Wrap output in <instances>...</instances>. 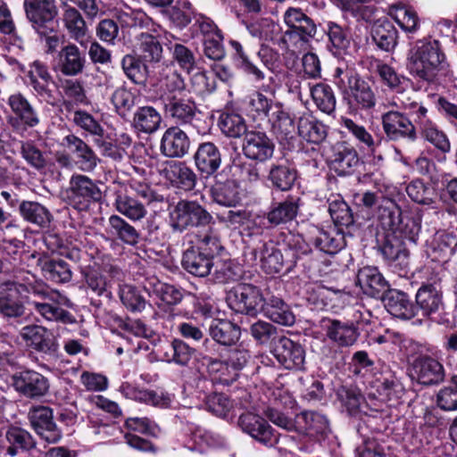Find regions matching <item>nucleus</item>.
<instances>
[{
    "label": "nucleus",
    "mask_w": 457,
    "mask_h": 457,
    "mask_svg": "<svg viewBox=\"0 0 457 457\" xmlns=\"http://www.w3.org/2000/svg\"><path fill=\"white\" fill-rule=\"evenodd\" d=\"M406 65L411 74L428 82L434 81L448 67L439 41L428 38L412 44L408 51Z\"/></svg>",
    "instance_id": "1"
},
{
    "label": "nucleus",
    "mask_w": 457,
    "mask_h": 457,
    "mask_svg": "<svg viewBox=\"0 0 457 457\" xmlns=\"http://www.w3.org/2000/svg\"><path fill=\"white\" fill-rule=\"evenodd\" d=\"M403 233L394 234L386 232L379 249L389 265L398 269L400 275L406 273L409 267V251L406 241L415 244L420 232V227L413 220H407Z\"/></svg>",
    "instance_id": "2"
},
{
    "label": "nucleus",
    "mask_w": 457,
    "mask_h": 457,
    "mask_svg": "<svg viewBox=\"0 0 457 457\" xmlns=\"http://www.w3.org/2000/svg\"><path fill=\"white\" fill-rule=\"evenodd\" d=\"M40 299L29 302L34 311L49 321L71 324L75 322L74 317L62 306H71V301L59 291L46 287L44 289H36Z\"/></svg>",
    "instance_id": "3"
},
{
    "label": "nucleus",
    "mask_w": 457,
    "mask_h": 457,
    "mask_svg": "<svg viewBox=\"0 0 457 457\" xmlns=\"http://www.w3.org/2000/svg\"><path fill=\"white\" fill-rule=\"evenodd\" d=\"M171 227L183 231L189 227L206 225L212 220V215L195 201H179L170 212Z\"/></svg>",
    "instance_id": "4"
},
{
    "label": "nucleus",
    "mask_w": 457,
    "mask_h": 457,
    "mask_svg": "<svg viewBox=\"0 0 457 457\" xmlns=\"http://www.w3.org/2000/svg\"><path fill=\"white\" fill-rule=\"evenodd\" d=\"M69 204L79 211L88 209L92 202L102 198V191L96 182L82 174H73L67 191Z\"/></svg>",
    "instance_id": "5"
},
{
    "label": "nucleus",
    "mask_w": 457,
    "mask_h": 457,
    "mask_svg": "<svg viewBox=\"0 0 457 457\" xmlns=\"http://www.w3.org/2000/svg\"><path fill=\"white\" fill-rule=\"evenodd\" d=\"M261 290L251 284H241L229 293L228 305L236 312L255 316L264 303Z\"/></svg>",
    "instance_id": "6"
},
{
    "label": "nucleus",
    "mask_w": 457,
    "mask_h": 457,
    "mask_svg": "<svg viewBox=\"0 0 457 457\" xmlns=\"http://www.w3.org/2000/svg\"><path fill=\"white\" fill-rule=\"evenodd\" d=\"M402 109L388 111L382 114L381 122L386 136L392 141L406 139L415 142L418 138L417 129Z\"/></svg>",
    "instance_id": "7"
},
{
    "label": "nucleus",
    "mask_w": 457,
    "mask_h": 457,
    "mask_svg": "<svg viewBox=\"0 0 457 457\" xmlns=\"http://www.w3.org/2000/svg\"><path fill=\"white\" fill-rule=\"evenodd\" d=\"M7 105L13 115L7 120L15 130L34 128L39 124L40 119L29 100L21 93H14L7 99Z\"/></svg>",
    "instance_id": "8"
},
{
    "label": "nucleus",
    "mask_w": 457,
    "mask_h": 457,
    "mask_svg": "<svg viewBox=\"0 0 457 457\" xmlns=\"http://www.w3.org/2000/svg\"><path fill=\"white\" fill-rule=\"evenodd\" d=\"M388 104L396 109L406 111L407 115L412 117L411 121L417 130L420 131L434 122L428 114V108L422 103L418 102L411 92H397Z\"/></svg>",
    "instance_id": "9"
},
{
    "label": "nucleus",
    "mask_w": 457,
    "mask_h": 457,
    "mask_svg": "<svg viewBox=\"0 0 457 457\" xmlns=\"http://www.w3.org/2000/svg\"><path fill=\"white\" fill-rule=\"evenodd\" d=\"M26 15L39 35H46L45 28L52 25L57 14L54 0H24Z\"/></svg>",
    "instance_id": "10"
},
{
    "label": "nucleus",
    "mask_w": 457,
    "mask_h": 457,
    "mask_svg": "<svg viewBox=\"0 0 457 457\" xmlns=\"http://www.w3.org/2000/svg\"><path fill=\"white\" fill-rule=\"evenodd\" d=\"M26 345L46 354H53L58 349V343L53 332L40 325H27L20 332Z\"/></svg>",
    "instance_id": "11"
},
{
    "label": "nucleus",
    "mask_w": 457,
    "mask_h": 457,
    "mask_svg": "<svg viewBox=\"0 0 457 457\" xmlns=\"http://www.w3.org/2000/svg\"><path fill=\"white\" fill-rule=\"evenodd\" d=\"M276 360L287 370H301L305 360V352L301 344L288 337H279L271 351Z\"/></svg>",
    "instance_id": "12"
},
{
    "label": "nucleus",
    "mask_w": 457,
    "mask_h": 457,
    "mask_svg": "<svg viewBox=\"0 0 457 457\" xmlns=\"http://www.w3.org/2000/svg\"><path fill=\"white\" fill-rule=\"evenodd\" d=\"M242 149L247 159L264 162L273 156L275 144L266 133L250 131L245 136Z\"/></svg>",
    "instance_id": "13"
},
{
    "label": "nucleus",
    "mask_w": 457,
    "mask_h": 457,
    "mask_svg": "<svg viewBox=\"0 0 457 457\" xmlns=\"http://www.w3.org/2000/svg\"><path fill=\"white\" fill-rule=\"evenodd\" d=\"M14 388L27 397L43 396L48 391V380L34 370H23L12 377Z\"/></svg>",
    "instance_id": "14"
},
{
    "label": "nucleus",
    "mask_w": 457,
    "mask_h": 457,
    "mask_svg": "<svg viewBox=\"0 0 457 457\" xmlns=\"http://www.w3.org/2000/svg\"><path fill=\"white\" fill-rule=\"evenodd\" d=\"M238 426L244 432L265 445H272L277 442L271 427L262 417L255 413L241 414L238 419Z\"/></svg>",
    "instance_id": "15"
},
{
    "label": "nucleus",
    "mask_w": 457,
    "mask_h": 457,
    "mask_svg": "<svg viewBox=\"0 0 457 457\" xmlns=\"http://www.w3.org/2000/svg\"><path fill=\"white\" fill-rule=\"evenodd\" d=\"M159 173L170 183L185 190L193 189L196 183V175L182 162H163L159 167Z\"/></svg>",
    "instance_id": "16"
},
{
    "label": "nucleus",
    "mask_w": 457,
    "mask_h": 457,
    "mask_svg": "<svg viewBox=\"0 0 457 457\" xmlns=\"http://www.w3.org/2000/svg\"><path fill=\"white\" fill-rule=\"evenodd\" d=\"M284 21L289 28L287 35H296L304 42L316 35L315 23L300 8L289 7L284 13Z\"/></svg>",
    "instance_id": "17"
},
{
    "label": "nucleus",
    "mask_w": 457,
    "mask_h": 457,
    "mask_svg": "<svg viewBox=\"0 0 457 457\" xmlns=\"http://www.w3.org/2000/svg\"><path fill=\"white\" fill-rule=\"evenodd\" d=\"M190 147L187 135L178 127L166 129L161 139L160 150L170 158H181L186 155Z\"/></svg>",
    "instance_id": "18"
},
{
    "label": "nucleus",
    "mask_w": 457,
    "mask_h": 457,
    "mask_svg": "<svg viewBox=\"0 0 457 457\" xmlns=\"http://www.w3.org/2000/svg\"><path fill=\"white\" fill-rule=\"evenodd\" d=\"M413 371L420 384L425 386L436 385L445 379V369L436 359L421 356L415 360Z\"/></svg>",
    "instance_id": "19"
},
{
    "label": "nucleus",
    "mask_w": 457,
    "mask_h": 457,
    "mask_svg": "<svg viewBox=\"0 0 457 457\" xmlns=\"http://www.w3.org/2000/svg\"><path fill=\"white\" fill-rule=\"evenodd\" d=\"M214 260L195 246H190L182 255L183 269L193 276L204 278L211 274Z\"/></svg>",
    "instance_id": "20"
},
{
    "label": "nucleus",
    "mask_w": 457,
    "mask_h": 457,
    "mask_svg": "<svg viewBox=\"0 0 457 457\" xmlns=\"http://www.w3.org/2000/svg\"><path fill=\"white\" fill-rule=\"evenodd\" d=\"M64 142L75 155V163L80 170L91 172L96 169L99 158L82 139L74 135H68L64 137Z\"/></svg>",
    "instance_id": "21"
},
{
    "label": "nucleus",
    "mask_w": 457,
    "mask_h": 457,
    "mask_svg": "<svg viewBox=\"0 0 457 457\" xmlns=\"http://www.w3.org/2000/svg\"><path fill=\"white\" fill-rule=\"evenodd\" d=\"M387 312L399 319L411 320L418 314V308L407 294L399 290H389L384 296Z\"/></svg>",
    "instance_id": "22"
},
{
    "label": "nucleus",
    "mask_w": 457,
    "mask_h": 457,
    "mask_svg": "<svg viewBox=\"0 0 457 457\" xmlns=\"http://www.w3.org/2000/svg\"><path fill=\"white\" fill-rule=\"evenodd\" d=\"M86 58L79 47L69 43L58 53L57 69L65 76H76L83 71Z\"/></svg>",
    "instance_id": "23"
},
{
    "label": "nucleus",
    "mask_w": 457,
    "mask_h": 457,
    "mask_svg": "<svg viewBox=\"0 0 457 457\" xmlns=\"http://www.w3.org/2000/svg\"><path fill=\"white\" fill-rule=\"evenodd\" d=\"M416 303L422 315L438 312L444 306L443 293L436 284H424L416 293Z\"/></svg>",
    "instance_id": "24"
},
{
    "label": "nucleus",
    "mask_w": 457,
    "mask_h": 457,
    "mask_svg": "<svg viewBox=\"0 0 457 457\" xmlns=\"http://www.w3.org/2000/svg\"><path fill=\"white\" fill-rule=\"evenodd\" d=\"M194 160L197 170L206 175L214 174L221 164V154L219 148L211 142L199 145Z\"/></svg>",
    "instance_id": "25"
},
{
    "label": "nucleus",
    "mask_w": 457,
    "mask_h": 457,
    "mask_svg": "<svg viewBox=\"0 0 457 457\" xmlns=\"http://www.w3.org/2000/svg\"><path fill=\"white\" fill-rule=\"evenodd\" d=\"M357 284L364 294L371 297H379L388 287L378 268L372 266H366L359 270Z\"/></svg>",
    "instance_id": "26"
},
{
    "label": "nucleus",
    "mask_w": 457,
    "mask_h": 457,
    "mask_svg": "<svg viewBox=\"0 0 457 457\" xmlns=\"http://www.w3.org/2000/svg\"><path fill=\"white\" fill-rule=\"evenodd\" d=\"M262 311L273 322L283 326H292L295 321V316L289 305L275 295H266Z\"/></svg>",
    "instance_id": "27"
},
{
    "label": "nucleus",
    "mask_w": 457,
    "mask_h": 457,
    "mask_svg": "<svg viewBox=\"0 0 457 457\" xmlns=\"http://www.w3.org/2000/svg\"><path fill=\"white\" fill-rule=\"evenodd\" d=\"M19 212L24 220L40 228H46L53 220L51 212L45 205L35 201H22Z\"/></svg>",
    "instance_id": "28"
},
{
    "label": "nucleus",
    "mask_w": 457,
    "mask_h": 457,
    "mask_svg": "<svg viewBox=\"0 0 457 457\" xmlns=\"http://www.w3.org/2000/svg\"><path fill=\"white\" fill-rule=\"evenodd\" d=\"M269 121L273 132L281 139L292 138L295 134V120L279 102H277L274 111L270 112Z\"/></svg>",
    "instance_id": "29"
},
{
    "label": "nucleus",
    "mask_w": 457,
    "mask_h": 457,
    "mask_svg": "<svg viewBox=\"0 0 457 457\" xmlns=\"http://www.w3.org/2000/svg\"><path fill=\"white\" fill-rule=\"evenodd\" d=\"M113 204L118 212L131 221H139L147 215L145 204L127 193L117 192Z\"/></svg>",
    "instance_id": "30"
},
{
    "label": "nucleus",
    "mask_w": 457,
    "mask_h": 457,
    "mask_svg": "<svg viewBox=\"0 0 457 457\" xmlns=\"http://www.w3.org/2000/svg\"><path fill=\"white\" fill-rule=\"evenodd\" d=\"M388 15L406 33H415L420 29V19L413 8L403 3L388 6Z\"/></svg>",
    "instance_id": "31"
},
{
    "label": "nucleus",
    "mask_w": 457,
    "mask_h": 457,
    "mask_svg": "<svg viewBox=\"0 0 457 457\" xmlns=\"http://www.w3.org/2000/svg\"><path fill=\"white\" fill-rule=\"evenodd\" d=\"M378 220L385 234L403 233L405 230L406 222L402 220L401 208L394 201L388 200L379 208Z\"/></svg>",
    "instance_id": "32"
},
{
    "label": "nucleus",
    "mask_w": 457,
    "mask_h": 457,
    "mask_svg": "<svg viewBox=\"0 0 457 457\" xmlns=\"http://www.w3.org/2000/svg\"><path fill=\"white\" fill-rule=\"evenodd\" d=\"M162 120V116L155 108L142 106L135 112L132 126L138 132L153 134L160 129Z\"/></svg>",
    "instance_id": "33"
},
{
    "label": "nucleus",
    "mask_w": 457,
    "mask_h": 457,
    "mask_svg": "<svg viewBox=\"0 0 457 457\" xmlns=\"http://www.w3.org/2000/svg\"><path fill=\"white\" fill-rule=\"evenodd\" d=\"M255 257L260 259L261 267L267 274H276L283 269L284 256L272 242L263 244L256 250Z\"/></svg>",
    "instance_id": "34"
},
{
    "label": "nucleus",
    "mask_w": 457,
    "mask_h": 457,
    "mask_svg": "<svg viewBox=\"0 0 457 457\" xmlns=\"http://www.w3.org/2000/svg\"><path fill=\"white\" fill-rule=\"evenodd\" d=\"M62 21L71 37L85 46L88 42L87 28L80 12L74 7L66 6Z\"/></svg>",
    "instance_id": "35"
},
{
    "label": "nucleus",
    "mask_w": 457,
    "mask_h": 457,
    "mask_svg": "<svg viewBox=\"0 0 457 457\" xmlns=\"http://www.w3.org/2000/svg\"><path fill=\"white\" fill-rule=\"evenodd\" d=\"M165 111L177 123L195 126L194 121H197L195 119L196 107L193 102L171 97L165 104Z\"/></svg>",
    "instance_id": "36"
},
{
    "label": "nucleus",
    "mask_w": 457,
    "mask_h": 457,
    "mask_svg": "<svg viewBox=\"0 0 457 457\" xmlns=\"http://www.w3.org/2000/svg\"><path fill=\"white\" fill-rule=\"evenodd\" d=\"M327 337L339 346L353 345L359 333L353 323L330 320L326 329Z\"/></svg>",
    "instance_id": "37"
},
{
    "label": "nucleus",
    "mask_w": 457,
    "mask_h": 457,
    "mask_svg": "<svg viewBox=\"0 0 457 457\" xmlns=\"http://www.w3.org/2000/svg\"><path fill=\"white\" fill-rule=\"evenodd\" d=\"M38 265L43 276L54 283H65L71 279V270L69 264L61 259L40 258Z\"/></svg>",
    "instance_id": "38"
},
{
    "label": "nucleus",
    "mask_w": 457,
    "mask_h": 457,
    "mask_svg": "<svg viewBox=\"0 0 457 457\" xmlns=\"http://www.w3.org/2000/svg\"><path fill=\"white\" fill-rule=\"evenodd\" d=\"M107 232L129 245H136L139 242V232L131 224L116 214L109 217Z\"/></svg>",
    "instance_id": "39"
},
{
    "label": "nucleus",
    "mask_w": 457,
    "mask_h": 457,
    "mask_svg": "<svg viewBox=\"0 0 457 457\" xmlns=\"http://www.w3.org/2000/svg\"><path fill=\"white\" fill-rule=\"evenodd\" d=\"M312 242L320 251L328 254L337 253L345 245L343 234L336 228L330 230L316 228Z\"/></svg>",
    "instance_id": "40"
},
{
    "label": "nucleus",
    "mask_w": 457,
    "mask_h": 457,
    "mask_svg": "<svg viewBox=\"0 0 457 457\" xmlns=\"http://www.w3.org/2000/svg\"><path fill=\"white\" fill-rule=\"evenodd\" d=\"M161 353L163 361L185 366L192 359L195 349L181 339H173L162 347Z\"/></svg>",
    "instance_id": "41"
},
{
    "label": "nucleus",
    "mask_w": 457,
    "mask_h": 457,
    "mask_svg": "<svg viewBox=\"0 0 457 457\" xmlns=\"http://www.w3.org/2000/svg\"><path fill=\"white\" fill-rule=\"evenodd\" d=\"M297 132L303 140L312 144H320L327 137L326 126L311 116L299 119Z\"/></svg>",
    "instance_id": "42"
},
{
    "label": "nucleus",
    "mask_w": 457,
    "mask_h": 457,
    "mask_svg": "<svg viewBox=\"0 0 457 457\" xmlns=\"http://www.w3.org/2000/svg\"><path fill=\"white\" fill-rule=\"evenodd\" d=\"M210 335L220 345H231L240 337V328L226 320H214L210 327Z\"/></svg>",
    "instance_id": "43"
},
{
    "label": "nucleus",
    "mask_w": 457,
    "mask_h": 457,
    "mask_svg": "<svg viewBox=\"0 0 457 457\" xmlns=\"http://www.w3.org/2000/svg\"><path fill=\"white\" fill-rule=\"evenodd\" d=\"M310 94L320 111L327 114H331L335 112L337 100L329 85L320 82L310 86Z\"/></svg>",
    "instance_id": "44"
},
{
    "label": "nucleus",
    "mask_w": 457,
    "mask_h": 457,
    "mask_svg": "<svg viewBox=\"0 0 457 457\" xmlns=\"http://www.w3.org/2000/svg\"><path fill=\"white\" fill-rule=\"evenodd\" d=\"M297 199L287 198L285 201L274 204L267 214L269 222L277 226L294 220L298 212Z\"/></svg>",
    "instance_id": "45"
},
{
    "label": "nucleus",
    "mask_w": 457,
    "mask_h": 457,
    "mask_svg": "<svg viewBox=\"0 0 457 457\" xmlns=\"http://www.w3.org/2000/svg\"><path fill=\"white\" fill-rule=\"evenodd\" d=\"M212 200L222 206L234 207L241 198L237 184L233 180L218 183L212 188Z\"/></svg>",
    "instance_id": "46"
},
{
    "label": "nucleus",
    "mask_w": 457,
    "mask_h": 457,
    "mask_svg": "<svg viewBox=\"0 0 457 457\" xmlns=\"http://www.w3.org/2000/svg\"><path fill=\"white\" fill-rule=\"evenodd\" d=\"M372 38L380 49L388 52L395 47L398 32L390 21H379L373 27Z\"/></svg>",
    "instance_id": "47"
},
{
    "label": "nucleus",
    "mask_w": 457,
    "mask_h": 457,
    "mask_svg": "<svg viewBox=\"0 0 457 457\" xmlns=\"http://www.w3.org/2000/svg\"><path fill=\"white\" fill-rule=\"evenodd\" d=\"M296 423L311 436L323 435L329 429L328 419L316 411H302L296 416Z\"/></svg>",
    "instance_id": "48"
},
{
    "label": "nucleus",
    "mask_w": 457,
    "mask_h": 457,
    "mask_svg": "<svg viewBox=\"0 0 457 457\" xmlns=\"http://www.w3.org/2000/svg\"><path fill=\"white\" fill-rule=\"evenodd\" d=\"M363 79L346 63H340L334 71V83L345 94H351Z\"/></svg>",
    "instance_id": "49"
},
{
    "label": "nucleus",
    "mask_w": 457,
    "mask_h": 457,
    "mask_svg": "<svg viewBox=\"0 0 457 457\" xmlns=\"http://www.w3.org/2000/svg\"><path fill=\"white\" fill-rule=\"evenodd\" d=\"M268 179L273 187L281 191H287L292 187L296 179V170L287 164H272Z\"/></svg>",
    "instance_id": "50"
},
{
    "label": "nucleus",
    "mask_w": 457,
    "mask_h": 457,
    "mask_svg": "<svg viewBox=\"0 0 457 457\" xmlns=\"http://www.w3.org/2000/svg\"><path fill=\"white\" fill-rule=\"evenodd\" d=\"M193 445L188 448L191 451L203 452L205 446L219 447L225 445V438L219 434L206 430L200 426H196L191 434Z\"/></svg>",
    "instance_id": "51"
},
{
    "label": "nucleus",
    "mask_w": 457,
    "mask_h": 457,
    "mask_svg": "<svg viewBox=\"0 0 457 457\" xmlns=\"http://www.w3.org/2000/svg\"><path fill=\"white\" fill-rule=\"evenodd\" d=\"M6 440L10 444L7 447V453L10 456H15L18 450H29L35 446V442L29 432L26 430L12 427L6 432Z\"/></svg>",
    "instance_id": "52"
},
{
    "label": "nucleus",
    "mask_w": 457,
    "mask_h": 457,
    "mask_svg": "<svg viewBox=\"0 0 457 457\" xmlns=\"http://www.w3.org/2000/svg\"><path fill=\"white\" fill-rule=\"evenodd\" d=\"M12 286L20 294H33L37 295L36 289H44L47 286L43 282L37 281L36 277L28 270H17L11 281Z\"/></svg>",
    "instance_id": "53"
},
{
    "label": "nucleus",
    "mask_w": 457,
    "mask_h": 457,
    "mask_svg": "<svg viewBox=\"0 0 457 457\" xmlns=\"http://www.w3.org/2000/svg\"><path fill=\"white\" fill-rule=\"evenodd\" d=\"M457 239L453 235L437 234L432 244L434 258L441 262H447L455 253Z\"/></svg>",
    "instance_id": "54"
},
{
    "label": "nucleus",
    "mask_w": 457,
    "mask_h": 457,
    "mask_svg": "<svg viewBox=\"0 0 457 457\" xmlns=\"http://www.w3.org/2000/svg\"><path fill=\"white\" fill-rule=\"evenodd\" d=\"M121 67L127 78L133 83L144 85L148 77V69L140 60L127 54L121 60Z\"/></svg>",
    "instance_id": "55"
},
{
    "label": "nucleus",
    "mask_w": 457,
    "mask_h": 457,
    "mask_svg": "<svg viewBox=\"0 0 457 457\" xmlns=\"http://www.w3.org/2000/svg\"><path fill=\"white\" fill-rule=\"evenodd\" d=\"M328 203V212L337 225L348 226L353 223L351 210L341 195H332Z\"/></svg>",
    "instance_id": "56"
},
{
    "label": "nucleus",
    "mask_w": 457,
    "mask_h": 457,
    "mask_svg": "<svg viewBox=\"0 0 457 457\" xmlns=\"http://www.w3.org/2000/svg\"><path fill=\"white\" fill-rule=\"evenodd\" d=\"M406 193L413 202L419 204H431L436 196L434 187L420 179L411 181L406 187Z\"/></svg>",
    "instance_id": "57"
},
{
    "label": "nucleus",
    "mask_w": 457,
    "mask_h": 457,
    "mask_svg": "<svg viewBox=\"0 0 457 457\" xmlns=\"http://www.w3.org/2000/svg\"><path fill=\"white\" fill-rule=\"evenodd\" d=\"M138 49L145 62H157L162 59V47L160 42L148 33H141L138 37Z\"/></svg>",
    "instance_id": "58"
},
{
    "label": "nucleus",
    "mask_w": 457,
    "mask_h": 457,
    "mask_svg": "<svg viewBox=\"0 0 457 457\" xmlns=\"http://www.w3.org/2000/svg\"><path fill=\"white\" fill-rule=\"evenodd\" d=\"M277 102L266 96L262 92L257 91L249 96V112L255 118H268L270 112L274 111Z\"/></svg>",
    "instance_id": "59"
},
{
    "label": "nucleus",
    "mask_w": 457,
    "mask_h": 457,
    "mask_svg": "<svg viewBox=\"0 0 457 457\" xmlns=\"http://www.w3.org/2000/svg\"><path fill=\"white\" fill-rule=\"evenodd\" d=\"M117 17L126 27H147L152 20L140 9H132L127 4L117 9Z\"/></svg>",
    "instance_id": "60"
},
{
    "label": "nucleus",
    "mask_w": 457,
    "mask_h": 457,
    "mask_svg": "<svg viewBox=\"0 0 457 457\" xmlns=\"http://www.w3.org/2000/svg\"><path fill=\"white\" fill-rule=\"evenodd\" d=\"M436 406L445 411H457V376L438 390L436 395Z\"/></svg>",
    "instance_id": "61"
},
{
    "label": "nucleus",
    "mask_w": 457,
    "mask_h": 457,
    "mask_svg": "<svg viewBox=\"0 0 457 457\" xmlns=\"http://www.w3.org/2000/svg\"><path fill=\"white\" fill-rule=\"evenodd\" d=\"M195 246L204 252L205 254H208L213 260H215L217 254L222 249L220 235L212 228H209L204 233L198 236Z\"/></svg>",
    "instance_id": "62"
},
{
    "label": "nucleus",
    "mask_w": 457,
    "mask_h": 457,
    "mask_svg": "<svg viewBox=\"0 0 457 457\" xmlns=\"http://www.w3.org/2000/svg\"><path fill=\"white\" fill-rule=\"evenodd\" d=\"M332 162L341 173H348L352 168L359 163V157L353 148L339 145L335 151Z\"/></svg>",
    "instance_id": "63"
},
{
    "label": "nucleus",
    "mask_w": 457,
    "mask_h": 457,
    "mask_svg": "<svg viewBox=\"0 0 457 457\" xmlns=\"http://www.w3.org/2000/svg\"><path fill=\"white\" fill-rule=\"evenodd\" d=\"M207 370L213 379L218 380L223 385H229L236 381L238 376L228 364L227 361H220L217 359H209Z\"/></svg>",
    "instance_id": "64"
}]
</instances>
